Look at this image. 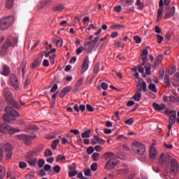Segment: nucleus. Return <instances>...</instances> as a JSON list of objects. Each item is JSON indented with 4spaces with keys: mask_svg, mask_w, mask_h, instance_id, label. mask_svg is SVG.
Segmentation results:
<instances>
[{
    "mask_svg": "<svg viewBox=\"0 0 179 179\" xmlns=\"http://www.w3.org/2000/svg\"><path fill=\"white\" fill-rule=\"evenodd\" d=\"M3 95L5 97V101L8 105H10L16 109H20V106L14 100L12 97V94L9 92L8 88H5L3 90Z\"/></svg>",
    "mask_w": 179,
    "mask_h": 179,
    "instance_id": "f257e3e1",
    "label": "nucleus"
},
{
    "mask_svg": "<svg viewBox=\"0 0 179 179\" xmlns=\"http://www.w3.org/2000/svg\"><path fill=\"white\" fill-rule=\"evenodd\" d=\"M13 22H14V17L12 16L1 18L0 20V29L2 31L8 29V28L10 27Z\"/></svg>",
    "mask_w": 179,
    "mask_h": 179,
    "instance_id": "f03ea898",
    "label": "nucleus"
},
{
    "mask_svg": "<svg viewBox=\"0 0 179 179\" xmlns=\"http://www.w3.org/2000/svg\"><path fill=\"white\" fill-rule=\"evenodd\" d=\"M132 150L136 154L143 155L146 151V148L144 144L138 141H134L132 143Z\"/></svg>",
    "mask_w": 179,
    "mask_h": 179,
    "instance_id": "7ed1b4c3",
    "label": "nucleus"
},
{
    "mask_svg": "<svg viewBox=\"0 0 179 179\" xmlns=\"http://www.w3.org/2000/svg\"><path fill=\"white\" fill-rule=\"evenodd\" d=\"M8 131H10V134L17 133L20 132V129L17 128H13L11 126L6 123H2L0 126V132L5 134Z\"/></svg>",
    "mask_w": 179,
    "mask_h": 179,
    "instance_id": "20e7f679",
    "label": "nucleus"
},
{
    "mask_svg": "<svg viewBox=\"0 0 179 179\" xmlns=\"http://www.w3.org/2000/svg\"><path fill=\"white\" fill-rule=\"evenodd\" d=\"M171 155L167 153H162L158 158V163L161 166H165L171 159Z\"/></svg>",
    "mask_w": 179,
    "mask_h": 179,
    "instance_id": "39448f33",
    "label": "nucleus"
},
{
    "mask_svg": "<svg viewBox=\"0 0 179 179\" xmlns=\"http://www.w3.org/2000/svg\"><path fill=\"white\" fill-rule=\"evenodd\" d=\"M170 161V171L172 174L176 175L179 169V165L177 159L173 156L171 157Z\"/></svg>",
    "mask_w": 179,
    "mask_h": 179,
    "instance_id": "423d86ee",
    "label": "nucleus"
},
{
    "mask_svg": "<svg viewBox=\"0 0 179 179\" xmlns=\"http://www.w3.org/2000/svg\"><path fill=\"white\" fill-rule=\"evenodd\" d=\"M18 138L22 141L26 145H31L32 139L36 138V136H29L26 134H20L17 136Z\"/></svg>",
    "mask_w": 179,
    "mask_h": 179,
    "instance_id": "0eeeda50",
    "label": "nucleus"
},
{
    "mask_svg": "<svg viewBox=\"0 0 179 179\" xmlns=\"http://www.w3.org/2000/svg\"><path fill=\"white\" fill-rule=\"evenodd\" d=\"M1 150L3 151V152H5L8 159L11 158L13 155V152H12L13 146L9 143L3 144Z\"/></svg>",
    "mask_w": 179,
    "mask_h": 179,
    "instance_id": "6e6552de",
    "label": "nucleus"
},
{
    "mask_svg": "<svg viewBox=\"0 0 179 179\" xmlns=\"http://www.w3.org/2000/svg\"><path fill=\"white\" fill-rule=\"evenodd\" d=\"M9 80L11 86L13 87V89L15 91H17L19 90V83L18 80L14 73H10L9 77Z\"/></svg>",
    "mask_w": 179,
    "mask_h": 179,
    "instance_id": "1a4fd4ad",
    "label": "nucleus"
},
{
    "mask_svg": "<svg viewBox=\"0 0 179 179\" xmlns=\"http://www.w3.org/2000/svg\"><path fill=\"white\" fill-rule=\"evenodd\" d=\"M118 164L117 159L114 157V158H110L107 161L106 164V169L107 170H110L114 169L117 165Z\"/></svg>",
    "mask_w": 179,
    "mask_h": 179,
    "instance_id": "9d476101",
    "label": "nucleus"
},
{
    "mask_svg": "<svg viewBox=\"0 0 179 179\" xmlns=\"http://www.w3.org/2000/svg\"><path fill=\"white\" fill-rule=\"evenodd\" d=\"M141 80H142V83H139L136 85V90L138 92H147L148 88H147V83L143 78H141Z\"/></svg>",
    "mask_w": 179,
    "mask_h": 179,
    "instance_id": "9b49d317",
    "label": "nucleus"
},
{
    "mask_svg": "<svg viewBox=\"0 0 179 179\" xmlns=\"http://www.w3.org/2000/svg\"><path fill=\"white\" fill-rule=\"evenodd\" d=\"M89 64H90L89 57H85L83 58V64L81 66V73H85V72L87 71L89 68Z\"/></svg>",
    "mask_w": 179,
    "mask_h": 179,
    "instance_id": "f8f14e48",
    "label": "nucleus"
},
{
    "mask_svg": "<svg viewBox=\"0 0 179 179\" xmlns=\"http://www.w3.org/2000/svg\"><path fill=\"white\" fill-rule=\"evenodd\" d=\"M10 41L9 40H8L6 41V43H3V45H2V48H1V52H0V55L1 57H4L7 54V48L10 46Z\"/></svg>",
    "mask_w": 179,
    "mask_h": 179,
    "instance_id": "ddd939ff",
    "label": "nucleus"
},
{
    "mask_svg": "<svg viewBox=\"0 0 179 179\" xmlns=\"http://www.w3.org/2000/svg\"><path fill=\"white\" fill-rule=\"evenodd\" d=\"M6 113L11 117H19L18 113L10 106H7L5 108Z\"/></svg>",
    "mask_w": 179,
    "mask_h": 179,
    "instance_id": "4468645a",
    "label": "nucleus"
},
{
    "mask_svg": "<svg viewBox=\"0 0 179 179\" xmlns=\"http://www.w3.org/2000/svg\"><path fill=\"white\" fill-rule=\"evenodd\" d=\"M159 9L157 12V20L162 19V16L163 15V13L164 12V9L163 8V0L159 1Z\"/></svg>",
    "mask_w": 179,
    "mask_h": 179,
    "instance_id": "2eb2a0df",
    "label": "nucleus"
},
{
    "mask_svg": "<svg viewBox=\"0 0 179 179\" xmlns=\"http://www.w3.org/2000/svg\"><path fill=\"white\" fill-rule=\"evenodd\" d=\"M152 106L157 111H162L166 109V104L164 103L159 104L157 103H153Z\"/></svg>",
    "mask_w": 179,
    "mask_h": 179,
    "instance_id": "dca6fc26",
    "label": "nucleus"
},
{
    "mask_svg": "<svg viewBox=\"0 0 179 179\" xmlns=\"http://www.w3.org/2000/svg\"><path fill=\"white\" fill-rule=\"evenodd\" d=\"M72 88L70 86H67L63 90H62V92H60L59 96L61 99L64 98V96L69 93L71 91Z\"/></svg>",
    "mask_w": 179,
    "mask_h": 179,
    "instance_id": "f3484780",
    "label": "nucleus"
},
{
    "mask_svg": "<svg viewBox=\"0 0 179 179\" xmlns=\"http://www.w3.org/2000/svg\"><path fill=\"white\" fill-rule=\"evenodd\" d=\"M149 155L151 159H156L157 157V149L153 146L150 147Z\"/></svg>",
    "mask_w": 179,
    "mask_h": 179,
    "instance_id": "a211bd4d",
    "label": "nucleus"
},
{
    "mask_svg": "<svg viewBox=\"0 0 179 179\" xmlns=\"http://www.w3.org/2000/svg\"><path fill=\"white\" fill-rule=\"evenodd\" d=\"M176 11V8L174 6L171 7L168 11L166 12L165 19L171 18V17L174 16V13Z\"/></svg>",
    "mask_w": 179,
    "mask_h": 179,
    "instance_id": "6ab92c4d",
    "label": "nucleus"
},
{
    "mask_svg": "<svg viewBox=\"0 0 179 179\" xmlns=\"http://www.w3.org/2000/svg\"><path fill=\"white\" fill-rule=\"evenodd\" d=\"M103 157L105 159H110L115 158V155L113 152H106L103 153Z\"/></svg>",
    "mask_w": 179,
    "mask_h": 179,
    "instance_id": "aec40b11",
    "label": "nucleus"
},
{
    "mask_svg": "<svg viewBox=\"0 0 179 179\" xmlns=\"http://www.w3.org/2000/svg\"><path fill=\"white\" fill-rule=\"evenodd\" d=\"M38 154V150H31L26 154V159H34Z\"/></svg>",
    "mask_w": 179,
    "mask_h": 179,
    "instance_id": "412c9836",
    "label": "nucleus"
},
{
    "mask_svg": "<svg viewBox=\"0 0 179 179\" xmlns=\"http://www.w3.org/2000/svg\"><path fill=\"white\" fill-rule=\"evenodd\" d=\"M142 98L141 92L136 91L135 94L133 96V99L136 102H140Z\"/></svg>",
    "mask_w": 179,
    "mask_h": 179,
    "instance_id": "4be33fe9",
    "label": "nucleus"
},
{
    "mask_svg": "<svg viewBox=\"0 0 179 179\" xmlns=\"http://www.w3.org/2000/svg\"><path fill=\"white\" fill-rule=\"evenodd\" d=\"M1 73L3 76H8L10 73V68L8 66L4 65L3 68V71L1 72Z\"/></svg>",
    "mask_w": 179,
    "mask_h": 179,
    "instance_id": "5701e85b",
    "label": "nucleus"
},
{
    "mask_svg": "<svg viewBox=\"0 0 179 179\" xmlns=\"http://www.w3.org/2000/svg\"><path fill=\"white\" fill-rule=\"evenodd\" d=\"M83 83V79L80 78V80H78L77 83H76V85H74V91H78L79 88L82 86Z\"/></svg>",
    "mask_w": 179,
    "mask_h": 179,
    "instance_id": "b1692460",
    "label": "nucleus"
},
{
    "mask_svg": "<svg viewBox=\"0 0 179 179\" xmlns=\"http://www.w3.org/2000/svg\"><path fill=\"white\" fill-rule=\"evenodd\" d=\"M26 160L30 166H35L37 163L36 158H26Z\"/></svg>",
    "mask_w": 179,
    "mask_h": 179,
    "instance_id": "393cba45",
    "label": "nucleus"
},
{
    "mask_svg": "<svg viewBox=\"0 0 179 179\" xmlns=\"http://www.w3.org/2000/svg\"><path fill=\"white\" fill-rule=\"evenodd\" d=\"M90 134H91V129H87L82 133L81 137L83 138H88L90 137Z\"/></svg>",
    "mask_w": 179,
    "mask_h": 179,
    "instance_id": "a878e982",
    "label": "nucleus"
},
{
    "mask_svg": "<svg viewBox=\"0 0 179 179\" xmlns=\"http://www.w3.org/2000/svg\"><path fill=\"white\" fill-rule=\"evenodd\" d=\"M41 65V60L38 57H37L34 63H33V65L31 66V69H36V68H38V66H39Z\"/></svg>",
    "mask_w": 179,
    "mask_h": 179,
    "instance_id": "bb28decb",
    "label": "nucleus"
},
{
    "mask_svg": "<svg viewBox=\"0 0 179 179\" xmlns=\"http://www.w3.org/2000/svg\"><path fill=\"white\" fill-rule=\"evenodd\" d=\"M151 66L152 65L150 63H146L145 65L146 75H151Z\"/></svg>",
    "mask_w": 179,
    "mask_h": 179,
    "instance_id": "cd10ccee",
    "label": "nucleus"
},
{
    "mask_svg": "<svg viewBox=\"0 0 179 179\" xmlns=\"http://www.w3.org/2000/svg\"><path fill=\"white\" fill-rule=\"evenodd\" d=\"M148 89H149V90H150L151 92H152L154 93H157V89L156 88V85L154 83H150L148 85Z\"/></svg>",
    "mask_w": 179,
    "mask_h": 179,
    "instance_id": "c85d7f7f",
    "label": "nucleus"
},
{
    "mask_svg": "<svg viewBox=\"0 0 179 179\" xmlns=\"http://www.w3.org/2000/svg\"><path fill=\"white\" fill-rule=\"evenodd\" d=\"M148 60V56L140 55V63H141L142 66H144Z\"/></svg>",
    "mask_w": 179,
    "mask_h": 179,
    "instance_id": "c756f323",
    "label": "nucleus"
},
{
    "mask_svg": "<svg viewBox=\"0 0 179 179\" xmlns=\"http://www.w3.org/2000/svg\"><path fill=\"white\" fill-rule=\"evenodd\" d=\"M164 83L166 85V87H167V88L170 87V85H171L170 84V78L169 77V76L166 75L164 76Z\"/></svg>",
    "mask_w": 179,
    "mask_h": 179,
    "instance_id": "7c9ffc66",
    "label": "nucleus"
},
{
    "mask_svg": "<svg viewBox=\"0 0 179 179\" xmlns=\"http://www.w3.org/2000/svg\"><path fill=\"white\" fill-rule=\"evenodd\" d=\"M165 113L168 115H171V117L176 116V110H170L169 109L165 110Z\"/></svg>",
    "mask_w": 179,
    "mask_h": 179,
    "instance_id": "2f4dec72",
    "label": "nucleus"
},
{
    "mask_svg": "<svg viewBox=\"0 0 179 179\" xmlns=\"http://www.w3.org/2000/svg\"><path fill=\"white\" fill-rule=\"evenodd\" d=\"M118 173L120 175L127 176V174H129V170L127 168H124V169H119Z\"/></svg>",
    "mask_w": 179,
    "mask_h": 179,
    "instance_id": "473e14b6",
    "label": "nucleus"
},
{
    "mask_svg": "<svg viewBox=\"0 0 179 179\" xmlns=\"http://www.w3.org/2000/svg\"><path fill=\"white\" fill-rule=\"evenodd\" d=\"M135 0H126L123 1L122 4L124 7L131 6L134 4Z\"/></svg>",
    "mask_w": 179,
    "mask_h": 179,
    "instance_id": "72a5a7b5",
    "label": "nucleus"
},
{
    "mask_svg": "<svg viewBox=\"0 0 179 179\" xmlns=\"http://www.w3.org/2000/svg\"><path fill=\"white\" fill-rule=\"evenodd\" d=\"M139 10H143L145 8V4L141 1V0H137L136 3Z\"/></svg>",
    "mask_w": 179,
    "mask_h": 179,
    "instance_id": "f704fd0d",
    "label": "nucleus"
},
{
    "mask_svg": "<svg viewBox=\"0 0 179 179\" xmlns=\"http://www.w3.org/2000/svg\"><path fill=\"white\" fill-rule=\"evenodd\" d=\"M60 142V140L59 139H56V140H54L52 143V150H56L57 148V145L59 144V143Z\"/></svg>",
    "mask_w": 179,
    "mask_h": 179,
    "instance_id": "c9c22d12",
    "label": "nucleus"
},
{
    "mask_svg": "<svg viewBox=\"0 0 179 179\" xmlns=\"http://www.w3.org/2000/svg\"><path fill=\"white\" fill-rule=\"evenodd\" d=\"M92 157L94 162H97L100 159V154L99 152H94Z\"/></svg>",
    "mask_w": 179,
    "mask_h": 179,
    "instance_id": "e433bc0d",
    "label": "nucleus"
},
{
    "mask_svg": "<svg viewBox=\"0 0 179 179\" xmlns=\"http://www.w3.org/2000/svg\"><path fill=\"white\" fill-rule=\"evenodd\" d=\"M64 9V7L63 5L60 4V5H58V6H56L53 8V10L54 11H61L62 10Z\"/></svg>",
    "mask_w": 179,
    "mask_h": 179,
    "instance_id": "4c0bfd02",
    "label": "nucleus"
},
{
    "mask_svg": "<svg viewBox=\"0 0 179 179\" xmlns=\"http://www.w3.org/2000/svg\"><path fill=\"white\" fill-rule=\"evenodd\" d=\"M13 0H6V8H8V9H10L13 7Z\"/></svg>",
    "mask_w": 179,
    "mask_h": 179,
    "instance_id": "58836bf2",
    "label": "nucleus"
},
{
    "mask_svg": "<svg viewBox=\"0 0 179 179\" xmlns=\"http://www.w3.org/2000/svg\"><path fill=\"white\" fill-rule=\"evenodd\" d=\"M3 120L6 123H10V117L9 115L4 114L3 115Z\"/></svg>",
    "mask_w": 179,
    "mask_h": 179,
    "instance_id": "ea45409f",
    "label": "nucleus"
},
{
    "mask_svg": "<svg viewBox=\"0 0 179 179\" xmlns=\"http://www.w3.org/2000/svg\"><path fill=\"white\" fill-rule=\"evenodd\" d=\"M90 169L92 171H96L98 169V164H96V162H94V164H92L91 166H90Z\"/></svg>",
    "mask_w": 179,
    "mask_h": 179,
    "instance_id": "a19ab883",
    "label": "nucleus"
},
{
    "mask_svg": "<svg viewBox=\"0 0 179 179\" xmlns=\"http://www.w3.org/2000/svg\"><path fill=\"white\" fill-rule=\"evenodd\" d=\"M125 124L132 125L134 123V120L133 118H129L124 121Z\"/></svg>",
    "mask_w": 179,
    "mask_h": 179,
    "instance_id": "79ce46f5",
    "label": "nucleus"
},
{
    "mask_svg": "<svg viewBox=\"0 0 179 179\" xmlns=\"http://www.w3.org/2000/svg\"><path fill=\"white\" fill-rule=\"evenodd\" d=\"M22 76H24L26 73V62H22Z\"/></svg>",
    "mask_w": 179,
    "mask_h": 179,
    "instance_id": "37998d69",
    "label": "nucleus"
},
{
    "mask_svg": "<svg viewBox=\"0 0 179 179\" xmlns=\"http://www.w3.org/2000/svg\"><path fill=\"white\" fill-rule=\"evenodd\" d=\"M51 156H52V152L51 150L49 148L46 149L45 151V157H51Z\"/></svg>",
    "mask_w": 179,
    "mask_h": 179,
    "instance_id": "c03bdc74",
    "label": "nucleus"
},
{
    "mask_svg": "<svg viewBox=\"0 0 179 179\" xmlns=\"http://www.w3.org/2000/svg\"><path fill=\"white\" fill-rule=\"evenodd\" d=\"M124 25L123 24H114L110 27L113 29H118L119 28H124Z\"/></svg>",
    "mask_w": 179,
    "mask_h": 179,
    "instance_id": "a18cd8bd",
    "label": "nucleus"
},
{
    "mask_svg": "<svg viewBox=\"0 0 179 179\" xmlns=\"http://www.w3.org/2000/svg\"><path fill=\"white\" fill-rule=\"evenodd\" d=\"M94 152V148L93 146H90L87 148V153L88 155H92Z\"/></svg>",
    "mask_w": 179,
    "mask_h": 179,
    "instance_id": "49530a36",
    "label": "nucleus"
},
{
    "mask_svg": "<svg viewBox=\"0 0 179 179\" xmlns=\"http://www.w3.org/2000/svg\"><path fill=\"white\" fill-rule=\"evenodd\" d=\"M176 71V67L173 66L168 70V73H169V75H173V73H174Z\"/></svg>",
    "mask_w": 179,
    "mask_h": 179,
    "instance_id": "de8ad7c7",
    "label": "nucleus"
},
{
    "mask_svg": "<svg viewBox=\"0 0 179 179\" xmlns=\"http://www.w3.org/2000/svg\"><path fill=\"white\" fill-rule=\"evenodd\" d=\"M45 164V161L43 159H39L38 162V166L39 168H42Z\"/></svg>",
    "mask_w": 179,
    "mask_h": 179,
    "instance_id": "09e8293b",
    "label": "nucleus"
},
{
    "mask_svg": "<svg viewBox=\"0 0 179 179\" xmlns=\"http://www.w3.org/2000/svg\"><path fill=\"white\" fill-rule=\"evenodd\" d=\"M134 40L138 44H139V43H141L142 42L141 38L140 36H134Z\"/></svg>",
    "mask_w": 179,
    "mask_h": 179,
    "instance_id": "8fccbe9b",
    "label": "nucleus"
},
{
    "mask_svg": "<svg viewBox=\"0 0 179 179\" xmlns=\"http://www.w3.org/2000/svg\"><path fill=\"white\" fill-rule=\"evenodd\" d=\"M99 68H100L99 64H96L94 67V73L95 74L99 73Z\"/></svg>",
    "mask_w": 179,
    "mask_h": 179,
    "instance_id": "3c124183",
    "label": "nucleus"
},
{
    "mask_svg": "<svg viewBox=\"0 0 179 179\" xmlns=\"http://www.w3.org/2000/svg\"><path fill=\"white\" fill-rule=\"evenodd\" d=\"M86 109L88 112H90V113H92L94 111V108L90 104L86 105Z\"/></svg>",
    "mask_w": 179,
    "mask_h": 179,
    "instance_id": "603ef678",
    "label": "nucleus"
},
{
    "mask_svg": "<svg viewBox=\"0 0 179 179\" xmlns=\"http://www.w3.org/2000/svg\"><path fill=\"white\" fill-rule=\"evenodd\" d=\"M5 176V172L3 166L0 165V178H3Z\"/></svg>",
    "mask_w": 179,
    "mask_h": 179,
    "instance_id": "864d4df0",
    "label": "nucleus"
},
{
    "mask_svg": "<svg viewBox=\"0 0 179 179\" xmlns=\"http://www.w3.org/2000/svg\"><path fill=\"white\" fill-rule=\"evenodd\" d=\"M53 170L56 173H59L61 171V167L59 165H55V166L53 168Z\"/></svg>",
    "mask_w": 179,
    "mask_h": 179,
    "instance_id": "5fc2aeb1",
    "label": "nucleus"
},
{
    "mask_svg": "<svg viewBox=\"0 0 179 179\" xmlns=\"http://www.w3.org/2000/svg\"><path fill=\"white\" fill-rule=\"evenodd\" d=\"M162 60H163V55H159L157 57V62H155V66H156V65L159 64V62H162Z\"/></svg>",
    "mask_w": 179,
    "mask_h": 179,
    "instance_id": "6e6d98bb",
    "label": "nucleus"
},
{
    "mask_svg": "<svg viewBox=\"0 0 179 179\" xmlns=\"http://www.w3.org/2000/svg\"><path fill=\"white\" fill-rule=\"evenodd\" d=\"M101 87L103 90H107L108 88V85L106 83H101Z\"/></svg>",
    "mask_w": 179,
    "mask_h": 179,
    "instance_id": "4d7b16f0",
    "label": "nucleus"
},
{
    "mask_svg": "<svg viewBox=\"0 0 179 179\" xmlns=\"http://www.w3.org/2000/svg\"><path fill=\"white\" fill-rule=\"evenodd\" d=\"M65 159H66V157L65 156H62V155H59L57 156V157L56 158L57 162L64 161Z\"/></svg>",
    "mask_w": 179,
    "mask_h": 179,
    "instance_id": "13d9d810",
    "label": "nucleus"
},
{
    "mask_svg": "<svg viewBox=\"0 0 179 179\" xmlns=\"http://www.w3.org/2000/svg\"><path fill=\"white\" fill-rule=\"evenodd\" d=\"M78 174V171H71L69 172V177L72 178Z\"/></svg>",
    "mask_w": 179,
    "mask_h": 179,
    "instance_id": "bf43d9fd",
    "label": "nucleus"
},
{
    "mask_svg": "<svg viewBox=\"0 0 179 179\" xmlns=\"http://www.w3.org/2000/svg\"><path fill=\"white\" fill-rule=\"evenodd\" d=\"M175 122H176V117L170 116V117H169V124L174 125Z\"/></svg>",
    "mask_w": 179,
    "mask_h": 179,
    "instance_id": "052dcab7",
    "label": "nucleus"
},
{
    "mask_svg": "<svg viewBox=\"0 0 179 179\" xmlns=\"http://www.w3.org/2000/svg\"><path fill=\"white\" fill-rule=\"evenodd\" d=\"M157 38L158 43H162L163 42V40H164V38L159 34L157 35Z\"/></svg>",
    "mask_w": 179,
    "mask_h": 179,
    "instance_id": "680f3d73",
    "label": "nucleus"
},
{
    "mask_svg": "<svg viewBox=\"0 0 179 179\" xmlns=\"http://www.w3.org/2000/svg\"><path fill=\"white\" fill-rule=\"evenodd\" d=\"M19 167L21 169H24L27 167V164L26 162H19Z\"/></svg>",
    "mask_w": 179,
    "mask_h": 179,
    "instance_id": "e2e57ef3",
    "label": "nucleus"
},
{
    "mask_svg": "<svg viewBox=\"0 0 179 179\" xmlns=\"http://www.w3.org/2000/svg\"><path fill=\"white\" fill-rule=\"evenodd\" d=\"M58 89V85L57 84H55L53 85V87H52L51 90H50V92L51 93H55Z\"/></svg>",
    "mask_w": 179,
    "mask_h": 179,
    "instance_id": "0e129e2a",
    "label": "nucleus"
},
{
    "mask_svg": "<svg viewBox=\"0 0 179 179\" xmlns=\"http://www.w3.org/2000/svg\"><path fill=\"white\" fill-rule=\"evenodd\" d=\"M17 41H18L17 38H14L13 39L12 43L10 42V46H15V45H16L17 43Z\"/></svg>",
    "mask_w": 179,
    "mask_h": 179,
    "instance_id": "69168bd1",
    "label": "nucleus"
},
{
    "mask_svg": "<svg viewBox=\"0 0 179 179\" xmlns=\"http://www.w3.org/2000/svg\"><path fill=\"white\" fill-rule=\"evenodd\" d=\"M84 49H85L84 47L78 48V49H77V50L76 51L77 52V55H80Z\"/></svg>",
    "mask_w": 179,
    "mask_h": 179,
    "instance_id": "338daca9",
    "label": "nucleus"
},
{
    "mask_svg": "<svg viewBox=\"0 0 179 179\" xmlns=\"http://www.w3.org/2000/svg\"><path fill=\"white\" fill-rule=\"evenodd\" d=\"M62 45H63V41H62V39L57 40V45L58 47H62Z\"/></svg>",
    "mask_w": 179,
    "mask_h": 179,
    "instance_id": "774afa93",
    "label": "nucleus"
}]
</instances>
